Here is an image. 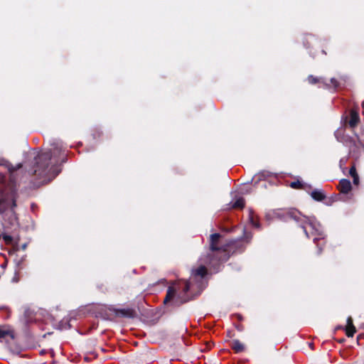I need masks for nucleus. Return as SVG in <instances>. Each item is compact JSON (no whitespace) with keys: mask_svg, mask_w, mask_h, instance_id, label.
<instances>
[{"mask_svg":"<svg viewBox=\"0 0 364 364\" xmlns=\"http://www.w3.org/2000/svg\"><path fill=\"white\" fill-rule=\"evenodd\" d=\"M276 215L286 221L288 220H295L304 230L307 237H314V242L323 238V233L320 225L316 221L301 215L296 210H278Z\"/></svg>","mask_w":364,"mask_h":364,"instance_id":"1","label":"nucleus"},{"mask_svg":"<svg viewBox=\"0 0 364 364\" xmlns=\"http://www.w3.org/2000/svg\"><path fill=\"white\" fill-rule=\"evenodd\" d=\"M51 157L50 151H46L38 156L37 167L34 171L36 174L41 177L49 176L52 174L53 177H55L60 173V170H57V167H49V161Z\"/></svg>","mask_w":364,"mask_h":364,"instance_id":"2","label":"nucleus"},{"mask_svg":"<svg viewBox=\"0 0 364 364\" xmlns=\"http://www.w3.org/2000/svg\"><path fill=\"white\" fill-rule=\"evenodd\" d=\"M220 237V235L219 233H214L210 235V251L208 254V259L206 262L211 264L215 260L220 262L227 259L225 250L218 245Z\"/></svg>","mask_w":364,"mask_h":364,"instance_id":"3","label":"nucleus"},{"mask_svg":"<svg viewBox=\"0 0 364 364\" xmlns=\"http://www.w3.org/2000/svg\"><path fill=\"white\" fill-rule=\"evenodd\" d=\"M190 288V282L188 281H186L183 292L177 294L176 289L174 287H169L167 289L166 296L164 298V303L166 304L168 301H172L173 304L178 306L187 302L189 300V298L186 296V294L189 291Z\"/></svg>","mask_w":364,"mask_h":364,"instance_id":"4","label":"nucleus"},{"mask_svg":"<svg viewBox=\"0 0 364 364\" xmlns=\"http://www.w3.org/2000/svg\"><path fill=\"white\" fill-rule=\"evenodd\" d=\"M116 316L126 317V318H134L135 316V311L131 309H114Z\"/></svg>","mask_w":364,"mask_h":364,"instance_id":"5","label":"nucleus"},{"mask_svg":"<svg viewBox=\"0 0 364 364\" xmlns=\"http://www.w3.org/2000/svg\"><path fill=\"white\" fill-rule=\"evenodd\" d=\"M338 188L341 193H348L352 189L350 181L348 179H341L339 182Z\"/></svg>","mask_w":364,"mask_h":364,"instance_id":"6","label":"nucleus"},{"mask_svg":"<svg viewBox=\"0 0 364 364\" xmlns=\"http://www.w3.org/2000/svg\"><path fill=\"white\" fill-rule=\"evenodd\" d=\"M356 332L355 327L353 323V319L350 316L347 318V326L346 327V333L348 337H353Z\"/></svg>","mask_w":364,"mask_h":364,"instance_id":"7","label":"nucleus"},{"mask_svg":"<svg viewBox=\"0 0 364 364\" xmlns=\"http://www.w3.org/2000/svg\"><path fill=\"white\" fill-rule=\"evenodd\" d=\"M207 274V269L204 266H200L198 268L192 270L191 276L196 279L200 277L203 279Z\"/></svg>","mask_w":364,"mask_h":364,"instance_id":"8","label":"nucleus"},{"mask_svg":"<svg viewBox=\"0 0 364 364\" xmlns=\"http://www.w3.org/2000/svg\"><path fill=\"white\" fill-rule=\"evenodd\" d=\"M231 348L235 353H241L245 350V345L237 339L231 342Z\"/></svg>","mask_w":364,"mask_h":364,"instance_id":"9","label":"nucleus"},{"mask_svg":"<svg viewBox=\"0 0 364 364\" xmlns=\"http://www.w3.org/2000/svg\"><path fill=\"white\" fill-rule=\"evenodd\" d=\"M360 118L357 112L352 110L350 112V119L349 121V125L351 127H355L359 122Z\"/></svg>","mask_w":364,"mask_h":364,"instance_id":"10","label":"nucleus"},{"mask_svg":"<svg viewBox=\"0 0 364 364\" xmlns=\"http://www.w3.org/2000/svg\"><path fill=\"white\" fill-rule=\"evenodd\" d=\"M8 336L10 338V340H13L14 338L13 331L0 327V340L5 339Z\"/></svg>","mask_w":364,"mask_h":364,"instance_id":"11","label":"nucleus"},{"mask_svg":"<svg viewBox=\"0 0 364 364\" xmlns=\"http://www.w3.org/2000/svg\"><path fill=\"white\" fill-rule=\"evenodd\" d=\"M311 196L314 200L317 201H321L326 198L325 194L321 190L313 191L311 193Z\"/></svg>","mask_w":364,"mask_h":364,"instance_id":"12","label":"nucleus"},{"mask_svg":"<svg viewBox=\"0 0 364 364\" xmlns=\"http://www.w3.org/2000/svg\"><path fill=\"white\" fill-rule=\"evenodd\" d=\"M245 200L243 198H238L232 204V207L234 208H243L245 206Z\"/></svg>","mask_w":364,"mask_h":364,"instance_id":"13","label":"nucleus"},{"mask_svg":"<svg viewBox=\"0 0 364 364\" xmlns=\"http://www.w3.org/2000/svg\"><path fill=\"white\" fill-rule=\"evenodd\" d=\"M308 80H309V83L313 84V85L320 82V79H318L313 75H309L308 77Z\"/></svg>","mask_w":364,"mask_h":364,"instance_id":"14","label":"nucleus"},{"mask_svg":"<svg viewBox=\"0 0 364 364\" xmlns=\"http://www.w3.org/2000/svg\"><path fill=\"white\" fill-rule=\"evenodd\" d=\"M290 186L294 188H301L302 185L300 181H297L291 182Z\"/></svg>","mask_w":364,"mask_h":364,"instance_id":"15","label":"nucleus"},{"mask_svg":"<svg viewBox=\"0 0 364 364\" xmlns=\"http://www.w3.org/2000/svg\"><path fill=\"white\" fill-rule=\"evenodd\" d=\"M2 237H3V239H4V240L5 241V242L6 244H10L12 242V240H13L12 237L10 236V235H2Z\"/></svg>","mask_w":364,"mask_h":364,"instance_id":"16","label":"nucleus"},{"mask_svg":"<svg viewBox=\"0 0 364 364\" xmlns=\"http://www.w3.org/2000/svg\"><path fill=\"white\" fill-rule=\"evenodd\" d=\"M349 173L351 176H354L357 175L356 169L354 166L351 167L349 170Z\"/></svg>","mask_w":364,"mask_h":364,"instance_id":"17","label":"nucleus"},{"mask_svg":"<svg viewBox=\"0 0 364 364\" xmlns=\"http://www.w3.org/2000/svg\"><path fill=\"white\" fill-rule=\"evenodd\" d=\"M5 206H4V200H2V199H0V213H3L4 210H5Z\"/></svg>","mask_w":364,"mask_h":364,"instance_id":"18","label":"nucleus"},{"mask_svg":"<svg viewBox=\"0 0 364 364\" xmlns=\"http://www.w3.org/2000/svg\"><path fill=\"white\" fill-rule=\"evenodd\" d=\"M352 177H353V183H354L355 185H358V183H359V177H358V175L357 174V175H355V176H352Z\"/></svg>","mask_w":364,"mask_h":364,"instance_id":"19","label":"nucleus"},{"mask_svg":"<svg viewBox=\"0 0 364 364\" xmlns=\"http://www.w3.org/2000/svg\"><path fill=\"white\" fill-rule=\"evenodd\" d=\"M250 220L251 223L252 224V225H254L256 228H259V223L255 222L254 220H253V218L252 216L250 218Z\"/></svg>","mask_w":364,"mask_h":364,"instance_id":"20","label":"nucleus"},{"mask_svg":"<svg viewBox=\"0 0 364 364\" xmlns=\"http://www.w3.org/2000/svg\"><path fill=\"white\" fill-rule=\"evenodd\" d=\"M331 82L334 87L338 86L337 80L335 78H331Z\"/></svg>","mask_w":364,"mask_h":364,"instance_id":"21","label":"nucleus"},{"mask_svg":"<svg viewBox=\"0 0 364 364\" xmlns=\"http://www.w3.org/2000/svg\"><path fill=\"white\" fill-rule=\"evenodd\" d=\"M16 200H13V202H12V208H14L16 207Z\"/></svg>","mask_w":364,"mask_h":364,"instance_id":"22","label":"nucleus"},{"mask_svg":"<svg viewBox=\"0 0 364 364\" xmlns=\"http://www.w3.org/2000/svg\"><path fill=\"white\" fill-rule=\"evenodd\" d=\"M321 251H322L321 248L319 247L318 250V254L320 255L321 253Z\"/></svg>","mask_w":364,"mask_h":364,"instance_id":"23","label":"nucleus"}]
</instances>
